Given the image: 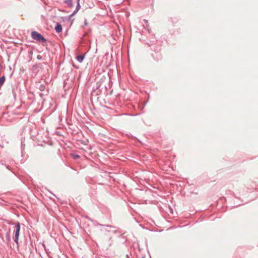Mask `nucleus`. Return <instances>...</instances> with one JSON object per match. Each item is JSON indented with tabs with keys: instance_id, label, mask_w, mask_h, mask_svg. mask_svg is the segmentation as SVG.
<instances>
[{
	"instance_id": "7",
	"label": "nucleus",
	"mask_w": 258,
	"mask_h": 258,
	"mask_svg": "<svg viewBox=\"0 0 258 258\" xmlns=\"http://www.w3.org/2000/svg\"><path fill=\"white\" fill-rule=\"evenodd\" d=\"M75 157H76V158H79V156L77 155V156H75Z\"/></svg>"
},
{
	"instance_id": "5",
	"label": "nucleus",
	"mask_w": 258,
	"mask_h": 258,
	"mask_svg": "<svg viewBox=\"0 0 258 258\" xmlns=\"http://www.w3.org/2000/svg\"><path fill=\"white\" fill-rule=\"evenodd\" d=\"M77 59L78 61L81 62L83 59H84V56L83 55H79L77 57Z\"/></svg>"
},
{
	"instance_id": "2",
	"label": "nucleus",
	"mask_w": 258,
	"mask_h": 258,
	"mask_svg": "<svg viewBox=\"0 0 258 258\" xmlns=\"http://www.w3.org/2000/svg\"><path fill=\"white\" fill-rule=\"evenodd\" d=\"M20 230V224L17 222L15 226L14 241L18 244L19 240V232Z\"/></svg>"
},
{
	"instance_id": "1",
	"label": "nucleus",
	"mask_w": 258,
	"mask_h": 258,
	"mask_svg": "<svg viewBox=\"0 0 258 258\" xmlns=\"http://www.w3.org/2000/svg\"><path fill=\"white\" fill-rule=\"evenodd\" d=\"M31 36L32 38L36 40L39 41L41 42H45V39L43 37V36L41 34L37 32H32Z\"/></svg>"
},
{
	"instance_id": "4",
	"label": "nucleus",
	"mask_w": 258,
	"mask_h": 258,
	"mask_svg": "<svg viewBox=\"0 0 258 258\" xmlns=\"http://www.w3.org/2000/svg\"><path fill=\"white\" fill-rule=\"evenodd\" d=\"M6 78L5 76H3L0 78V88L4 84Z\"/></svg>"
},
{
	"instance_id": "6",
	"label": "nucleus",
	"mask_w": 258,
	"mask_h": 258,
	"mask_svg": "<svg viewBox=\"0 0 258 258\" xmlns=\"http://www.w3.org/2000/svg\"><path fill=\"white\" fill-rule=\"evenodd\" d=\"M66 3L71 6L72 5V0H67Z\"/></svg>"
},
{
	"instance_id": "3",
	"label": "nucleus",
	"mask_w": 258,
	"mask_h": 258,
	"mask_svg": "<svg viewBox=\"0 0 258 258\" xmlns=\"http://www.w3.org/2000/svg\"><path fill=\"white\" fill-rule=\"evenodd\" d=\"M55 30L58 33L61 32V31H62L61 25L60 24L57 23L56 26L55 27Z\"/></svg>"
}]
</instances>
